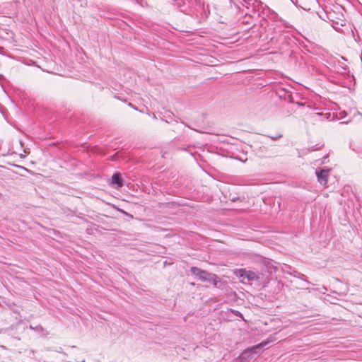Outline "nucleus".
<instances>
[{"instance_id":"6ab92c4d","label":"nucleus","mask_w":362,"mask_h":362,"mask_svg":"<svg viewBox=\"0 0 362 362\" xmlns=\"http://www.w3.org/2000/svg\"><path fill=\"white\" fill-rule=\"evenodd\" d=\"M240 160L243 161V162H245L247 160L244 159V160Z\"/></svg>"},{"instance_id":"a211bd4d","label":"nucleus","mask_w":362,"mask_h":362,"mask_svg":"<svg viewBox=\"0 0 362 362\" xmlns=\"http://www.w3.org/2000/svg\"><path fill=\"white\" fill-rule=\"evenodd\" d=\"M24 156L23 155H21L20 158H23Z\"/></svg>"},{"instance_id":"6e6552de","label":"nucleus","mask_w":362,"mask_h":362,"mask_svg":"<svg viewBox=\"0 0 362 362\" xmlns=\"http://www.w3.org/2000/svg\"><path fill=\"white\" fill-rule=\"evenodd\" d=\"M112 183L117 185V188L122 187L123 185V182L122 178L120 177L119 173H115L112 177Z\"/></svg>"},{"instance_id":"4468645a","label":"nucleus","mask_w":362,"mask_h":362,"mask_svg":"<svg viewBox=\"0 0 362 362\" xmlns=\"http://www.w3.org/2000/svg\"><path fill=\"white\" fill-rule=\"evenodd\" d=\"M129 105L134 108L135 110H137V108L135 107L132 103H129Z\"/></svg>"},{"instance_id":"2eb2a0df","label":"nucleus","mask_w":362,"mask_h":362,"mask_svg":"<svg viewBox=\"0 0 362 362\" xmlns=\"http://www.w3.org/2000/svg\"><path fill=\"white\" fill-rule=\"evenodd\" d=\"M350 121H351V120H350V119H349V120H347V121H344V122H343L342 123H343V124H348L349 122H350Z\"/></svg>"},{"instance_id":"f8f14e48","label":"nucleus","mask_w":362,"mask_h":362,"mask_svg":"<svg viewBox=\"0 0 362 362\" xmlns=\"http://www.w3.org/2000/svg\"><path fill=\"white\" fill-rule=\"evenodd\" d=\"M346 116V112L345 111H341L339 113V119H343Z\"/></svg>"},{"instance_id":"0eeeda50","label":"nucleus","mask_w":362,"mask_h":362,"mask_svg":"<svg viewBox=\"0 0 362 362\" xmlns=\"http://www.w3.org/2000/svg\"><path fill=\"white\" fill-rule=\"evenodd\" d=\"M329 169H322L320 171L316 170V176L318 182L325 186L327 184V178L329 176Z\"/></svg>"},{"instance_id":"f257e3e1","label":"nucleus","mask_w":362,"mask_h":362,"mask_svg":"<svg viewBox=\"0 0 362 362\" xmlns=\"http://www.w3.org/2000/svg\"><path fill=\"white\" fill-rule=\"evenodd\" d=\"M250 10L245 12L246 15H249L252 16L253 14L257 13L258 16H260L262 14L263 16L267 15L269 16L271 14L272 18L277 16V14L274 13L267 6H264L263 4L259 0H250Z\"/></svg>"},{"instance_id":"f3484780","label":"nucleus","mask_w":362,"mask_h":362,"mask_svg":"<svg viewBox=\"0 0 362 362\" xmlns=\"http://www.w3.org/2000/svg\"><path fill=\"white\" fill-rule=\"evenodd\" d=\"M322 158L325 159V158H327V157L326 156H325Z\"/></svg>"},{"instance_id":"9d476101","label":"nucleus","mask_w":362,"mask_h":362,"mask_svg":"<svg viewBox=\"0 0 362 362\" xmlns=\"http://www.w3.org/2000/svg\"><path fill=\"white\" fill-rule=\"evenodd\" d=\"M269 344V341H263L260 344H259L258 345L254 346L252 349L253 350H255V349H259V348H262V347H264L266 345H267Z\"/></svg>"},{"instance_id":"aec40b11","label":"nucleus","mask_w":362,"mask_h":362,"mask_svg":"<svg viewBox=\"0 0 362 362\" xmlns=\"http://www.w3.org/2000/svg\"><path fill=\"white\" fill-rule=\"evenodd\" d=\"M1 197H2V196H1V194H0V199L1 198Z\"/></svg>"},{"instance_id":"9b49d317","label":"nucleus","mask_w":362,"mask_h":362,"mask_svg":"<svg viewBox=\"0 0 362 362\" xmlns=\"http://www.w3.org/2000/svg\"><path fill=\"white\" fill-rule=\"evenodd\" d=\"M269 137H270L273 140H277L282 137V134H276L274 136H269Z\"/></svg>"},{"instance_id":"ddd939ff","label":"nucleus","mask_w":362,"mask_h":362,"mask_svg":"<svg viewBox=\"0 0 362 362\" xmlns=\"http://www.w3.org/2000/svg\"><path fill=\"white\" fill-rule=\"evenodd\" d=\"M2 80H5V78L2 74H0V84L2 86Z\"/></svg>"},{"instance_id":"dca6fc26","label":"nucleus","mask_w":362,"mask_h":362,"mask_svg":"<svg viewBox=\"0 0 362 362\" xmlns=\"http://www.w3.org/2000/svg\"><path fill=\"white\" fill-rule=\"evenodd\" d=\"M116 153L114 156H111L110 158H115Z\"/></svg>"},{"instance_id":"39448f33","label":"nucleus","mask_w":362,"mask_h":362,"mask_svg":"<svg viewBox=\"0 0 362 362\" xmlns=\"http://www.w3.org/2000/svg\"><path fill=\"white\" fill-rule=\"evenodd\" d=\"M174 4L180 11L189 13L191 8L194 5V0H174Z\"/></svg>"},{"instance_id":"20e7f679","label":"nucleus","mask_w":362,"mask_h":362,"mask_svg":"<svg viewBox=\"0 0 362 362\" xmlns=\"http://www.w3.org/2000/svg\"><path fill=\"white\" fill-rule=\"evenodd\" d=\"M274 32L275 34L279 35L277 39L279 49H284L291 45L293 38L292 35L288 31L281 30L279 27H275L274 28Z\"/></svg>"},{"instance_id":"f03ea898","label":"nucleus","mask_w":362,"mask_h":362,"mask_svg":"<svg viewBox=\"0 0 362 362\" xmlns=\"http://www.w3.org/2000/svg\"><path fill=\"white\" fill-rule=\"evenodd\" d=\"M189 13L196 15L202 20H206L210 14V11L209 6L205 5L203 0H194V5L191 8Z\"/></svg>"},{"instance_id":"1a4fd4ad","label":"nucleus","mask_w":362,"mask_h":362,"mask_svg":"<svg viewBox=\"0 0 362 362\" xmlns=\"http://www.w3.org/2000/svg\"><path fill=\"white\" fill-rule=\"evenodd\" d=\"M240 3L243 7L246 8L248 11L250 10L251 1L250 0H242Z\"/></svg>"},{"instance_id":"7ed1b4c3","label":"nucleus","mask_w":362,"mask_h":362,"mask_svg":"<svg viewBox=\"0 0 362 362\" xmlns=\"http://www.w3.org/2000/svg\"><path fill=\"white\" fill-rule=\"evenodd\" d=\"M190 271L192 274L197 276L202 281L211 282L215 286H217V284L219 281V278L216 274L209 273L208 272L202 270L198 267H191Z\"/></svg>"},{"instance_id":"423d86ee","label":"nucleus","mask_w":362,"mask_h":362,"mask_svg":"<svg viewBox=\"0 0 362 362\" xmlns=\"http://www.w3.org/2000/svg\"><path fill=\"white\" fill-rule=\"evenodd\" d=\"M239 275L240 277L247 279L248 281H257L259 279L258 274L245 269L239 270Z\"/></svg>"}]
</instances>
